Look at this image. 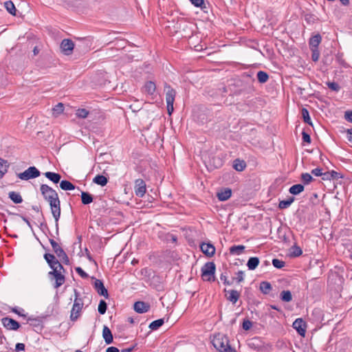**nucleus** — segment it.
I'll list each match as a JSON object with an SVG mask.
<instances>
[{
  "instance_id": "f257e3e1",
  "label": "nucleus",
  "mask_w": 352,
  "mask_h": 352,
  "mask_svg": "<svg viewBox=\"0 0 352 352\" xmlns=\"http://www.w3.org/2000/svg\"><path fill=\"white\" fill-rule=\"evenodd\" d=\"M40 190L43 198L50 206L51 212L55 220L56 232L58 234V220L60 217V201L55 190L47 184H41Z\"/></svg>"
},
{
  "instance_id": "f03ea898",
  "label": "nucleus",
  "mask_w": 352,
  "mask_h": 352,
  "mask_svg": "<svg viewBox=\"0 0 352 352\" xmlns=\"http://www.w3.org/2000/svg\"><path fill=\"white\" fill-rule=\"evenodd\" d=\"M214 347L219 352H236L229 344L228 338L222 334H217L212 340Z\"/></svg>"
},
{
  "instance_id": "7ed1b4c3",
  "label": "nucleus",
  "mask_w": 352,
  "mask_h": 352,
  "mask_svg": "<svg viewBox=\"0 0 352 352\" xmlns=\"http://www.w3.org/2000/svg\"><path fill=\"white\" fill-rule=\"evenodd\" d=\"M58 262V260L55 257V259H52L48 263L50 267L52 270L48 272V276L50 278L53 276V278L55 279L54 287L56 289L63 285L65 281V276L63 274L58 272V270L56 268L55 265H57Z\"/></svg>"
},
{
  "instance_id": "20e7f679",
  "label": "nucleus",
  "mask_w": 352,
  "mask_h": 352,
  "mask_svg": "<svg viewBox=\"0 0 352 352\" xmlns=\"http://www.w3.org/2000/svg\"><path fill=\"white\" fill-rule=\"evenodd\" d=\"M74 292L76 298L70 314V320L74 322L80 317L84 305L82 299L79 298L78 292L76 289Z\"/></svg>"
},
{
  "instance_id": "39448f33",
  "label": "nucleus",
  "mask_w": 352,
  "mask_h": 352,
  "mask_svg": "<svg viewBox=\"0 0 352 352\" xmlns=\"http://www.w3.org/2000/svg\"><path fill=\"white\" fill-rule=\"evenodd\" d=\"M216 270V265L213 262H207L201 267V277L204 280L206 281H214Z\"/></svg>"
},
{
  "instance_id": "423d86ee",
  "label": "nucleus",
  "mask_w": 352,
  "mask_h": 352,
  "mask_svg": "<svg viewBox=\"0 0 352 352\" xmlns=\"http://www.w3.org/2000/svg\"><path fill=\"white\" fill-rule=\"evenodd\" d=\"M164 90L166 91L167 111L168 115L170 116L174 111L173 103L176 96V91L167 84L164 86Z\"/></svg>"
},
{
  "instance_id": "0eeeda50",
  "label": "nucleus",
  "mask_w": 352,
  "mask_h": 352,
  "mask_svg": "<svg viewBox=\"0 0 352 352\" xmlns=\"http://www.w3.org/2000/svg\"><path fill=\"white\" fill-rule=\"evenodd\" d=\"M53 251L59 259L65 265H69V258L64 250L53 239H49Z\"/></svg>"
},
{
  "instance_id": "6e6552de",
  "label": "nucleus",
  "mask_w": 352,
  "mask_h": 352,
  "mask_svg": "<svg viewBox=\"0 0 352 352\" xmlns=\"http://www.w3.org/2000/svg\"><path fill=\"white\" fill-rule=\"evenodd\" d=\"M40 175L41 172L35 166H30L24 172L19 173L17 177L22 180H29L36 178Z\"/></svg>"
},
{
  "instance_id": "1a4fd4ad",
  "label": "nucleus",
  "mask_w": 352,
  "mask_h": 352,
  "mask_svg": "<svg viewBox=\"0 0 352 352\" xmlns=\"http://www.w3.org/2000/svg\"><path fill=\"white\" fill-rule=\"evenodd\" d=\"M74 48V43L69 38H65L61 41L60 49L63 54L71 55Z\"/></svg>"
},
{
  "instance_id": "9d476101",
  "label": "nucleus",
  "mask_w": 352,
  "mask_h": 352,
  "mask_svg": "<svg viewBox=\"0 0 352 352\" xmlns=\"http://www.w3.org/2000/svg\"><path fill=\"white\" fill-rule=\"evenodd\" d=\"M1 322L3 326L8 330L16 331L21 326L19 322L9 317L3 318Z\"/></svg>"
},
{
  "instance_id": "9b49d317",
  "label": "nucleus",
  "mask_w": 352,
  "mask_h": 352,
  "mask_svg": "<svg viewBox=\"0 0 352 352\" xmlns=\"http://www.w3.org/2000/svg\"><path fill=\"white\" fill-rule=\"evenodd\" d=\"M134 190L136 196L143 197L146 191L145 182L142 179H137L135 181Z\"/></svg>"
},
{
  "instance_id": "f8f14e48",
  "label": "nucleus",
  "mask_w": 352,
  "mask_h": 352,
  "mask_svg": "<svg viewBox=\"0 0 352 352\" xmlns=\"http://www.w3.org/2000/svg\"><path fill=\"white\" fill-rule=\"evenodd\" d=\"M94 279V287L100 296H102L106 298H109V294L107 289L105 288L103 282L101 280L95 278Z\"/></svg>"
},
{
  "instance_id": "ddd939ff",
  "label": "nucleus",
  "mask_w": 352,
  "mask_h": 352,
  "mask_svg": "<svg viewBox=\"0 0 352 352\" xmlns=\"http://www.w3.org/2000/svg\"><path fill=\"white\" fill-rule=\"evenodd\" d=\"M292 327L296 330L301 336H305L306 333V322L302 318H297L293 322Z\"/></svg>"
},
{
  "instance_id": "4468645a",
  "label": "nucleus",
  "mask_w": 352,
  "mask_h": 352,
  "mask_svg": "<svg viewBox=\"0 0 352 352\" xmlns=\"http://www.w3.org/2000/svg\"><path fill=\"white\" fill-rule=\"evenodd\" d=\"M201 251L207 256L211 257L215 253V248L210 243H201L200 245Z\"/></svg>"
},
{
  "instance_id": "2eb2a0df",
  "label": "nucleus",
  "mask_w": 352,
  "mask_h": 352,
  "mask_svg": "<svg viewBox=\"0 0 352 352\" xmlns=\"http://www.w3.org/2000/svg\"><path fill=\"white\" fill-rule=\"evenodd\" d=\"M150 308L149 303L144 301H137L133 305L134 310L139 314L146 313L149 311Z\"/></svg>"
},
{
  "instance_id": "dca6fc26",
  "label": "nucleus",
  "mask_w": 352,
  "mask_h": 352,
  "mask_svg": "<svg viewBox=\"0 0 352 352\" xmlns=\"http://www.w3.org/2000/svg\"><path fill=\"white\" fill-rule=\"evenodd\" d=\"M156 91V85L154 82L150 80L147 81L143 87L142 88V91L146 93L149 96H153Z\"/></svg>"
},
{
  "instance_id": "f3484780",
  "label": "nucleus",
  "mask_w": 352,
  "mask_h": 352,
  "mask_svg": "<svg viewBox=\"0 0 352 352\" xmlns=\"http://www.w3.org/2000/svg\"><path fill=\"white\" fill-rule=\"evenodd\" d=\"M232 195V190L229 188H223L218 192L217 197L219 201H224L228 200Z\"/></svg>"
},
{
  "instance_id": "a211bd4d",
  "label": "nucleus",
  "mask_w": 352,
  "mask_h": 352,
  "mask_svg": "<svg viewBox=\"0 0 352 352\" xmlns=\"http://www.w3.org/2000/svg\"><path fill=\"white\" fill-rule=\"evenodd\" d=\"M102 337H103L107 344H110L113 341V337L111 331L107 326H104V327H103Z\"/></svg>"
},
{
  "instance_id": "6ab92c4d",
  "label": "nucleus",
  "mask_w": 352,
  "mask_h": 352,
  "mask_svg": "<svg viewBox=\"0 0 352 352\" xmlns=\"http://www.w3.org/2000/svg\"><path fill=\"white\" fill-rule=\"evenodd\" d=\"M224 292L229 293L230 295L227 296V299L233 304H235L240 297V292L236 290L231 289L228 291L226 289H225Z\"/></svg>"
},
{
  "instance_id": "aec40b11",
  "label": "nucleus",
  "mask_w": 352,
  "mask_h": 352,
  "mask_svg": "<svg viewBox=\"0 0 352 352\" xmlns=\"http://www.w3.org/2000/svg\"><path fill=\"white\" fill-rule=\"evenodd\" d=\"M44 175L54 184H58L60 182L61 175L58 173L54 172H46Z\"/></svg>"
},
{
  "instance_id": "412c9836",
  "label": "nucleus",
  "mask_w": 352,
  "mask_h": 352,
  "mask_svg": "<svg viewBox=\"0 0 352 352\" xmlns=\"http://www.w3.org/2000/svg\"><path fill=\"white\" fill-rule=\"evenodd\" d=\"M322 40V37L319 34H317L309 39V46L310 48H318V45L320 43Z\"/></svg>"
},
{
  "instance_id": "4be33fe9",
  "label": "nucleus",
  "mask_w": 352,
  "mask_h": 352,
  "mask_svg": "<svg viewBox=\"0 0 352 352\" xmlns=\"http://www.w3.org/2000/svg\"><path fill=\"white\" fill-rule=\"evenodd\" d=\"M340 177H342V176L340 175V173H339L335 170H331V171H327V172L324 173L322 179L323 180H331V179H338Z\"/></svg>"
},
{
  "instance_id": "5701e85b",
  "label": "nucleus",
  "mask_w": 352,
  "mask_h": 352,
  "mask_svg": "<svg viewBox=\"0 0 352 352\" xmlns=\"http://www.w3.org/2000/svg\"><path fill=\"white\" fill-rule=\"evenodd\" d=\"M305 189V186L303 184H298L292 186L289 189V192L290 194L293 195H298L300 192H302Z\"/></svg>"
},
{
  "instance_id": "b1692460",
  "label": "nucleus",
  "mask_w": 352,
  "mask_h": 352,
  "mask_svg": "<svg viewBox=\"0 0 352 352\" xmlns=\"http://www.w3.org/2000/svg\"><path fill=\"white\" fill-rule=\"evenodd\" d=\"M245 248V247L243 245H232L230 248L229 252L232 255H240L243 252Z\"/></svg>"
},
{
  "instance_id": "393cba45",
  "label": "nucleus",
  "mask_w": 352,
  "mask_h": 352,
  "mask_svg": "<svg viewBox=\"0 0 352 352\" xmlns=\"http://www.w3.org/2000/svg\"><path fill=\"white\" fill-rule=\"evenodd\" d=\"M8 161L0 157V179L3 178L5 174L8 172L9 168Z\"/></svg>"
},
{
  "instance_id": "a878e982",
  "label": "nucleus",
  "mask_w": 352,
  "mask_h": 352,
  "mask_svg": "<svg viewBox=\"0 0 352 352\" xmlns=\"http://www.w3.org/2000/svg\"><path fill=\"white\" fill-rule=\"evenodd\" d=\"M259 289L263 294H269L272 289V286L270 282L262 281L260 283Z\"/></svg>"
},
{
  "instance_id": "bb28decb",
  "label": "nucleus",
  "mask_w": 352,
  "mask_h": 352,
  "mask_svg": "<svg viewBox=\"0 0 352 352\" xmlns=\"http://www.w3.org/2000/svg\"><path fill=\"white\" fill-rule=\"evenodd\" d=\"M246 167V164L244 160L236 159L233 162V168L237 171H243Z\"/></svg>"
},
{
  "instance_id": "cd10ccee",
  "label": "nucleus",
  "mask_w": 352,
  "mask_h": 352,
  "mask_svg": "<svg viewBox=\"0 0 352 352\" xmlns=\"http://www.w3.org/2000/svg\"><path fill=\"white\" fill-rule=\"evenodd\" d=\"M259 264V258L258 257H250L247 263V266L250 270H255Z\"/></svg>"
},
{
  "instance_id": "c85d7f7f",
  "label": "nucleus",
  "mask_w": 352,
  "mask_h": 352,
  "mask_svg": "<svg viewBox=\"0 0 352 352\" xmlns=\"http://www.w3.org/2000/svg\"><path fill=\"white\" fill-rule=\"evenodd\" d=\"M94 200L92 195L88 192H81V201L85 205L91 204Z\"/></svg>"
},
{
  "instance_id": "c756f323",
  "label": "nucleus",
  "mask_w": 352,
  "mask_h": 352,
  "mask_svg": "<svg viewBox=\"0 0 352 352\" xmlns=\"http://www.w3.org/2000/svg\"><path fill=\"white\" fill-rule=\"evenodd\" d=\"M8 197L14 204H21L23 201L22 197L19 192L11 191L8 193Z\"/></svg>"
},
{
  "instance_id": "7c9ffc66",
  "label": "nucleus",
  "mask_w": 352,
  "mask_h": 352,
  "mask_svg": "<svg viewBox=\"0 0 352 352\" xmlns=\"http://www.w3.org/2000/svg\"><path fill=\"white\" fill-rule=\"evenodd\" d=\"M93 182L98 185L104 186L108 182V179L102 175H97L94 178Z\"/></svg>"
},
{
  "instance_id": "2f4dec72",
  "label": "nucleus",
  "mask_w": 352,
  "mask_h": 352,
  "mask_svg": "<svg viewBox=\"0 0 352 352\" xmlns=\"http://www.w3.org/2000/svg\"><path fill=\"white\" fill-rule=\"evenodd\" d=\"M60 187L63 190H73L76 186L69 181L62 180L60 182Z\"/></svg>"
},
{
  "instance_id": "473e14b6",
  "label": "nucleus",
  "mask_w": 352,
  "mask_h": 352,
  "mask_svg": "<svg viewBox=\"0 0 352 352\" xmlns=\"http://www.w3.org/2000/svg\"><path fill=\"white\" fill-rule=\"evenodd\" d=\"M4 7L6 10L13 16L16 15V9L12 1H7L4 3Z\"/></svg>"
},
{
  "instance_id": "72a5a7b5",
  "label": "nucleus",
  "mask_w": 352,
  "mask_h": 352,
  "mask_svg": "<svg viewBox=\"0 0 352 352\" xmlns=\"http://www.w3.org/2000/svg\"><path fill=\"white\" fill-rule=\"evenodd\" d=\"M280 298L282 301L289 302L292 300V295L290 291L283 290L280 294Z\"/></svg>"
},
{
  "instance_id": "f704fd0d",
  "label": "nucleus",
  "mask_w": 352,
  "mask_h": 352,
  "mask_svg": "<svg viewBox=\"0 0 352 352\" xmlns=\"http://www.w3.org/2000/svg\"><path fill=\"white\" fill-rule=\"evenodd\" d=\"M164 319L160 318V319L154 320L152 322H151L148 327L152 331H155V330H157L160 327H162L164 324Z\"/></svg>"
},
{
  "instance_id": "c9c22d12",
  "label": "nucleus",
  "mask_w": 352,
  "mask_h": 352,
  "mask_svg": "<svg viewBox=\"0 0 352 352\" xmlns=\"http://www.w3.org/2000/svg\"><path fill=\"white\" fill-rule=\"evenodd\" d=\"M256 77H257L258 81L262 84L265 83L269 79V75L267 74V72H263V71L258 72V73L256 74Z\"/></svg>"
},
{
  "instance_id": "e433bc0d",
  "label": "nucleus",
  "mask_w": 352,
  "mask_h": 352,
  "mask_svg": "<svg viewBox=\"0 0 352 352\" xmlns=\"http://www.w3.org/2000/svg\"><path fill=\"white\" fill-rule=\"evenodd\" d=\"M302 254V249L296 245H293L291 249H290V255L293 257H297V256H300L301 254Z\"/></svg>"
},
{
  "instance_id": "4c0bfd02",
  "label": "nucleus",
  "mask_w": 352,
  "mask_h": 352,
  "mask_svg": "<svg viewBox=\"0 0 352 352\" xmlns=\"http://www.w3.org/2000/svg\"><path fill=\"white\" fill-rule=\"evenodd\" d=\"M300 179H301V181L302 182L304 186L309 184L310 182H311L314 180V178L312 177V176L308 173H302Z\"/></svg>"
},
{
  "instance_id": "58836bf2",
  "label": "nucleus",
  "mask_w": 352,
  "mask_h": 352,
  "mask_svg": "<svg viewBox=\"0 0 352 352\" xmlns=\"http://www.w3.org/2000/svg\"><path fill=\"white\" fill-rule=\"evenodd\" d=\"M302 116L303 118V121L305 123L308 124L309 125L312 126V122H311V118L309 116V113L307 109H305V108L302 109Z\"/></svg>"
},
{
  "instance_id": "ea45409f",
  "label": "nucleus",
  "mask_w": 352,
  "mask_h": 352,
  "mask_svg": "<svg viewBox=\"0 0 352 352\" xmlns=\"http://www.w3.org/2000/svg\"><path fill=\"white\" fill-rule=\"evenodd\" d=\"M53 114L56 116L62 113L64 111V105L63 103L59 102L56 105H55L53 109Z\"/></svg>"
},
{
  "instance_id": "a19ab883",
  "label": "nucleus",
  "mask_w": 352,
  "mask_h": 352,
  "mask_svg": "<svg viewBox=\"0 0 352 352\" xmlns=\"http://www.w3.org/2000/svg\"><path fill=\"white\" fill-rule=\"evenodd\" d=\"M192 4H193L195 6L201 8L202 10L204 12H207L206 10L207 9V7L206 6L204 0H189Z\"/></svg>"
},
{
  "instance_id": "79ce46f5",
  "label": "nucleus",
  "mask_w": 352,
  "mask_h": 352,
  "mask_svg": "<svg viewBox=\"0 0 352 352\" xmlns=\"http://www.w3.org/2000/svg\"><path fill=\"white\" fill-rule=\"evenodd\" d=\"M107 309V304L104 300H100L99 302L98 311L100 314L103 315L106 313Z\"/></svg>"
},
{
  "instance_id": "37998d69",
  "label": "nucleus",
  "mask_w": 352,
  "mask_h": 352,
  "mask_svg": "<svg viewBox=\"0 0 352 352\" xmlns=\"http://www.w3.org/2000/svg\"><path fill=\"white\" fill-rule=\"evenodd\" d=\"M89 112L86 109H78L76 110V116L78 118H87Z\"/></svg>"
},
{
  "instance_id": "c03bdc74",
  "label": "nucleus",
  "mask_w": 352,
  "mask_h": 352,
  "mask_svg": "<svg viewBox=\"0 0 352 352\" xmlns=\"http://www.w3.org/2000/svg\"><path fill=\"white\" fill-rule=\"evenodd\" d=\"M272 265L277 269H281L285 266V263L283 261L279 260L278 258H273Z\"/></svg>"
},
{
  "instance_id": "a18cd8bd",
  "label": "nucleus",
  "mask_w": 352,
  "mask_h": 352,
  "mask_svg": "<svg viewBox=\"0 0 352 352\" xmlns=\"http://www.w3.org/2000/svg\"><path fill=\"white\" fill-rule=\"evenodd\" d=\"M258 342V340L257 338H252L248 342V346L252 349H258L260 346H259Z\"/></svg>"
},
{
  "instance_id": "49530a36",
  "label": "nucleus",
  "mask_w": 352,
  "mask_h": 352,
  "mask_svg": "<svg viewBox=\"0 0 352 352\" xmlns=\"http://www.w3.org/2000/svg\"><path fill=\"white\" fill-rule=\"evenodd\" d=\"M311 59L314 62H316L318 60L320 57V52L318 48H311Z\"/></svg>"
},
{
  "instance_id": "de8ad7c7",
  "label": "nucleus",
  "mask_w": 352,
  "mask_h": 352,
  "mask_svg": "<svg viewBox=\"0 0 352 352\" xmlns=\"http://www.w3.org/2000/svg\"><path fill=\"white\" fill-rule=\"evenodd\" d=\"M327 85L329 89H331L333 91H338L340 89L339 85L335 82H327Z\"/></svg>"
},
{
  "instance_id": "09e8293b",
  "label": "nucleus",
  "mask_w": 352,
  "mask_h": 352,
  "mask_svg": "<svg viewBox=\"0 0 352 352\" xmlns=\"http://www.w3.org/2000/svg\"><path fill=\"white\" fill-rule=\"evenodd\" d=\"M233 280H236L238 283H240L244 280V272L243 271H239L236 273V277L233 278Z\"/></svg>"
},
{
  "instance_id": "8fccbe9b",
  "label": "nucleus",
  "mask_w": 352,
  "mask_h": 352,
  "mask_svg": "<svg viewBox=\"0 0 352 352\" xmlns=\"http://www.w3.org/2000/svg\"><path fill=\"white\" fill-rule=\"evenodd\" d=\"M220 279L223 282L224 285H231L232 284V281L228 280V276L226 273H221L220 276Z\"/></svg>"
},
{
  "instance_id": "3c124183",
  "label": "nucleus",
  "mask_w": 352,
  "mask_h": 352,
  "mask_svg": "<svg viewBox=\"0 0 352 352\" xmlns=\"http://www.w3.org/2000/svg\"><path fill=\"white\" fill-rule=\"evenodd\" d=\"M75 270L82 278H87L88 277V274L80 267H76Z\"/></svg>"
},
{
  "instance_id": "603ef678",
  "label": "nucleus",
  "mask_w": 352,
  "mask_h": 352,
  "mask_svg": "<svg viewBox=\"0 0 352 352\" xmlns=\"http://www.w3.org/2000/svg\"><path fill=\"white\" fill-rule=\"evenodd\" d=\"M252 326V322L249 320H244L243 321L242 327L244 330H249Z\"/></svg>"
},
{
  "instance_id": "864d4df0",
  "label": "nucleus",
  "mask_w": 352,
  "mask_h": 352,
  "mask_svg": "<svg viewBox=\"0 0 352 352\" xmlns=\"http://www.w3.org/2000/svg\"><path fill=\"white\" fill-rule=\"evenodd\" d=\"M340 132L342 133H345L346 132V139L349 141V142H352V129H348L346 130H345L344 128H342V129L340 130Z\"/></svg>"
},
{
  "instance_id": "5fc2aeb1",
  "label": "nucleus",
  "mask_w": 352,
  "mask_h": 352,
  "mask_svg": "<svg viewBox=\"0 0 352 352\" xmlns=\"http://www.w3.org/2000/svg\"><path fill=\"white\" fill-rule=\"evenodd\" d=\"M311 173L317 177H322V179L323 178L324 173H322V169L320 168H316L311 170Z\"/></svg>"
},
{
  "instance_id": "6e6d98bb",
  "label": "nucleus",
  "mask_w": 352,
  "mask_h": 352,
  "mask_svg": "<svg viewBox=\"0 0 352 352\" xmlns=\"http://www.w3.org/2000/svg\"><path fill=\"white\" fill-rule=\"evenodd\" d=\"M12 311L13 313L16 314L19 316L26 318V315L22 313L24 311V310L23 309H19L18 307H13V308H12Z\"/></svg>"
},
{
  "instance_id": "4d7b16f0",
  "label": "nucleus",
  "mask_w": 352,
  "mask_h": 352,
  "mask_svg": "<svg viewBox=\"0 0 352 352\" xmlns=\"http://www.w3.org/2000/svg\"><path fill=\"white\" fill-rule=\"evenodd\" d=\"M289 206V205L287 199L280 201V202L278 204V208L281 210L287 208Z\"/></svg>"
},
{
  "instance_id": "13d9d810",
  "label": "nucleus",
  "mask_w": 352,
  "mask_h": 352,
  "mask_svg": "<svg viewBox=\"0 0 352 352\" xmlns=\"http://www.w3.org/2000/svg\"><path fill=\"white\" fill-rule=\"evenodd\" d=\"M302 136L303 142L308 143V144L311 143V137L307 133L303 131L302 133Z\"/></svg>"
},
{
  "instance_id": "bf43d9fd",
  "label": "nucleus",
  "mask_w": 352,
  "mask_h": 352,
  "mask_svg": "<svg viewBox=\"0 0 352 352\" xmlns=\"http://www.w3.org/2000/svg\"><path fill=\"white\" fill-rule=\"evenodd\" d=\"M43 257H44V259L47 263V264L49 263V262H50V261L52 259H55V256L54 254H50V253H45L43 255Z\"/></svg>"
},
{
  "instance_id": "052dcab7",
  "label": "nucleus",
  "mask_w": 352,
  "mask_h": 352,
  "mask_svg": "<svg viewBox=\"0 0 352 352\" xmlns=\"http://www.w3.org/2000/svg\"><path fill=\"white\" fill-rule=\"evenodd\" d=\"M344 118L348 122H352V110L346 111L345 112Z\"/></svg>"
},
{
  "instance_id": "680f3d73",
  "label": "nucleus",
  "mask_w": 352,
  "mask_h": 352,
  "mask_svg": "<svg viewBox=\"0 0 352 352\" xmlns=\"http://www.w3.org/2000/svg\"><path fill=\"white\" fill-rule=\"evenodd\" d=\"M15 350L16 351H24L25 350V344L23 343H17L15 346Z\"/></svg>"
},
{
  "instance_id": "e2e57ef3",
  "label": "nucleus",
  "mask_w": 352,
  "mask_h": 352,
  "mask_svg": "<svg viewBox=\"0 0 352 352\" xmlns=\"http://www.w3.org/2000/svg\"><path fill=\"white\" fill-rule=\"evenodd\" d=\"M142 108V105H135L134 104L130 105V109L134 112L140 111Z\"/></svg>"
},
{
  "instance_id": "0e129e2a",
  "label": "nucleus",
  "mask_w": 352,
  "mask_h": 352,
  "mask_svg": "<svg viewBox=\"0 0 352 352\" xmlns=\"http://www.w3.org/2000/svg\"><path fill=\"white\" fill-rule=\"evenodd\" d=\"M55 266H56V270H58V272H59L60 274H62V271L63 272H65V269L60 262H58V263L57 265H56Z\"/></svg>"
},
{
  "instance_id": "69168bd1",
  "label": "nucleus",
  "mask_w": 352,
  "mask_h": 352,
  "mask_svg": "<svg viewBox=\"0 0 352 352\" xmlns=\"http://www.w3.org/2000/svg\"><path fill=\"white\" fill-rule=\"evenodd\" d=\"M106 352H120V351L115 346H109L107 349Z\"/></svg>"
},
{
  "instance_id": "338daca9",
  "label": "nucleus",
  "mask_w": 352,
  "mask_h": 352,
  "mask_svg": "<svg viewBox=\"0 0 352 352\" xmlns=\"http://www.w3.org/2000/svg\"><path fill=\"white\" fill-rule=\"evenodd\" d=\"M20 217H21V218L23 219V221H25V222L26 223V224H27L30 228H32V225H31V223H30V221H29V219H28L27 217H24V216H23V215H20Z\"/></svg>"
},
{
  "instance_id": "774afa93",
  "label": "nucleus",
  "mask_w": 352,
  "mask_h": 352,
  "mask_svg": "<svg viewBox=\"0 0 352 352\" xmlns=\"http://www.w3.org/2000/svg\"><path fill=\"white\" fill-rule=\"evenodd\" d=\"M134 348H135V346H131L129 348H126V349H123L121 350L120 352H131L133 351Z\"/></svg>"
}]
</instances>
